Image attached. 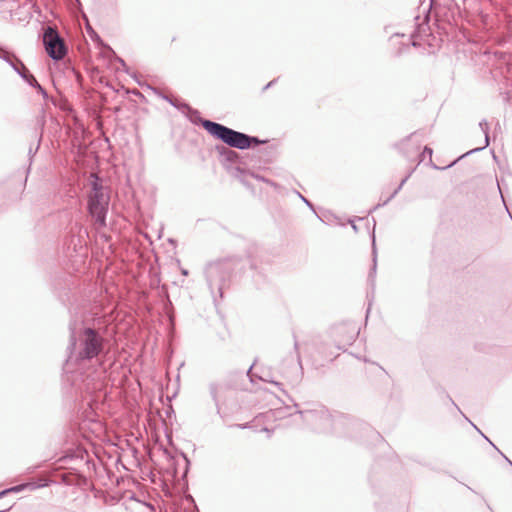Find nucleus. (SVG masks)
Instances as JSON below:
<instances>
[{
    "instance_id": "nucleus-1",
    "label": "nucleus",
    "mask_w": 512,
    "mask_h": 512,
    "mask_svg": "<svg viewBox=\"0 0 512 512\" xmlns=\"http://www.w3.org/2000/svg\"><path fill=\"white\" fill-rule=\"evenodd\" d=\"M72 352L67 360L70 365L75 359L78 362H84L97 357L103 350V338L93 329L86 328L80 334L77 340L71 338Z\"/></svg>"
},
{
    "instance_id": "nucleus-2",
    "label": "nucleus",
    "mask_w": 512,
    "mask_h": 512,
    "mask_svg": "<svg viewBox=\"0 0 512 512\" xmlns=\"http://www.w3.org/2000/svg\"><path fill=\"white\" fill-rule=\"evenodd\" d=\"M202 126L209 134L215 138L220 139L231 147H235L241 150L248 148L252 142H260L255 137H250L244 133L237 132L226 126L209 120H204L202 122Z\"/></svg>"
},
{
    "instance_id": "nucleus-3",
    "label": "nucleus",
    "mask_w": 512,
    "mask_h": 512,
    "mask_svg": "<svg viewBox=\"0 0 512 512\" xmlns=\"http://www.w3.org/2000/svg\"><path fill=\"white\" fill-rule=\"evenodd\" d=\"M89 184L91 186V192L89 194L88 208L95 222L100 227H103L106 225L109 195L95 174L90 175Z\"/></svg>"
},
{
    "instance_id": "nucleus-4",
    "label": "nucleus",
    "mask_w": 512,
    "mask_h": 512,
    "mask_svg": "<svg viewBox=\"0 0 512 512\" xmlns=\"http://www.w3.org/2000/svg\"><path fill=\"white\" fill-rule=\"evenodd\" d=\"M43 42L48 55L54 60H60L64 57L66 49L58 33L48 27L43 35Z\"/></svg>"
},
{
    "instance_id": "nucleus-5",
    "label": "nucleus",
    "mask_w": 512,
    "mask_h": 512,
    "mask_svg": "<svg viewBox=\"0 0 512 512\" xmlns=\"http://www.w3.org/2000/svg\"><path fill=\"white\" fill-rule=\"evenodd\" d=\"M305 420L314 425L316 429H324L330 423V415L323 409L305 413Z\"/></svg>"
},
{
    "instance_id": "nucleus-6",
    "label": "nucleus",
    "mask_w": 512,
    "mask_h": 512,
    "mask_svg": "<svg viewBox=\"0 0 512 512\" xmlns=\"http://www.w3.org/2000/svg\"><path fill=\"white\" fill-rule=\"evenodd\" d=\"M17 63L22 67L21 72H19L20 77L23 80H25L29 85L36 87L41 94L46 95L45 90L39 85L35 77L29 73L24 64L19 59H17Z\"/></svg>"
},
{
    "instance_id": "nucleus-7",
    "label": "nucleus",
    "mask_w": 512,
    "mask_h": 512,
    "mask_svg": "<svg viewBox=\"0 0 512 512\" xmlns=\"http://www.w3.org/2000/svg\"><path fill=\"white\" fill-rule=\"evenodd\" d=\"M38 486L35 484V483H24V484H20V485H17V486H14V487H11L9 489H5L3 491L0 492V498L4 495H6L7 493H10V492H14V493H17V492H21L23 491L24 489L26 488H30V489H36Z\"/></svg>"
},
{
    "instance_id": "nucleus-8",
    "label": "nucleus",
    "mask_w": 512,
    "mask_h": 512,
    "mask_svg": "<svg viewBox=\"0 0 512 512\" xmlns=\"http://www.w3.org/2000/svg\"><path fill=\"white\" fill-rule=\"evenodd\" d=\"M479 127H480V129L482 130V132L485 135L484 143H483L482 146L476 147V148L472 149L471 152L482 150V149H484L485 147H487L489 145V136H488L489 127H488V123L485 120H483V121H481L479 123Z\"/></svg>"
},
{
    "instance_id": "nucleus-9",
    "label": "nucleus",
    "mask_w": 512,
    "mask_h": 512,
    "mask_svg": "<svg viewBox=\"0 0 512 512\" xmlns=\"http://www.w3.org/2000/svg\"><path fill=\"white\" fill-rule=\"evenodd\" d=\"M0 58L3 59L4 61H6L7 63H9L12 59H15L17 61V57L8 52L7 50L3 49L0 47Z\"/></svg>"
},
{
    "instance_id": "nucleus-10",
    "label": "nucleus",
    "mask_w": 512,
    "mask_h": 512,
    "mask_svg": "<svg viewBox=\"0 0 512 512\" xmlns=\"http://www.w3.org/2000/svg\"><path fill=\"white\" fill-rule=\"evenodd\" d=\"M372 244H373V268H372V273L374 274L375 271H376V249H375V238L373 237V240H372Z\"/></svg>"
},
{
    "instance_id": "nucleus-11",
    "label": "nucleus",
    "mask_w": 512,
    "mask_h": 512,
    "mask_svg": "<svg viewBox=\"0 0 512 512\" xmlns=\"http://www.w3.org/2000/svg\"><path fill=\"white\" fill-rule=\"evenodd\" d=\"M13 60H14V59H12L8 64L13 68V70H14L16 73H18V74H19V72H21V70H22V67H21V66L19 67V66H18V65L13 61Z\"/></svg>"
},
{
    "instance_id": "nucleus-12",
    "label": "nucleus",
    "mask_w": 512,
    "mask_h": 512,
    "mask_svg": "<svg viewBox=\"0 0 512 512\" xmlns=\"http://www.w3.org/2000/svg\"><path fill=\"white\" fill-rule=\"evenodd\" d=\"M428 156L429 159H431V156H432V149L429 148V147H425L424 150H423V153H422V157L423 159Z\"/></svg>"
},
{
    "instance_id": "nucleus-13",
    "label": "nucleus",
    "mask_w": 512,
    "mask_h": 512,
    "mask_svg": "<svg viewBox=\"0 0 512 512\" xmlns=\"http://www.w3.org/2000/svg\"><path fill=\"white\" fill-rule=\"evenodd\" d=\"M301 198H302V200H303L307 205H309V206H310V203H309V201H308V200H306V199H305L304 197H302V196H301Z\"/></svg>"
}]
</instances>
